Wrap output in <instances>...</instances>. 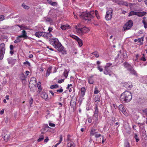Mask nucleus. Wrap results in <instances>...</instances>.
Returning <instances> with one entry per match:
<instances>
[{
  "label": "nucleus",
  "instance_id": "31",
  "mask_svg": "<svg viewBox=\"0 0 147 147\" xmlns=\"http://www.w3.org/2000/svg\"><path fill=\"white\" fill-rule=\"evenodd\" d=\"M52 67H49L47 71L46 76H48L50 75L51 73V70Z\"/></svg>",
  "mask_w": 147,
  "mask_h": 147
},
{
  "label": "nucleus",
  "instance_id": "2",
  "mask_svg": "<svg viewBox=\"0 0 147 147\" xmlns=\"http://www.w3.org/2000/svg\"><path fill=\"white\" fill-rule=\"evenodd\" d=\"M132 98V96L131 92L129 91H125L121 94L120 100L122 102L127 103L129 102Z\"/></svg>",
  "mask_w": 147,
  "mask_h": 147
},
{
  "label": "nucleus",
  "instance_id": "18",
  "mask_svg": "<svg viewBox=\"0 0 147 147\" xmlns=\"http://www.w3.org/2000/svg\"><path fill=\"white\" fill-rule=\"evenodd\" d=\"M9 64H11L12 65H13L14 64L15 61L14 59L11 58H8L7 59Z\"/></svg>",
  "mask_w": 147,
  "mask_h": 147
},
{
  "label": "nucleus",
  "instance_id": "10",
  "mask_svg": "<svg viewBox=\"0 0 147 147\" xmlns=\"http://www.w3.org/2000/svg\"><path fill=\"white\" fill-rule=\"evenodd\" d=\"M6 50L5 46V44L2 43L0 44V52L5 53Z\"/></svg>",
  "mask_w": 147,
  "mask_h": 147
},
{
  "label": "nucleus",
  "instance_id": "35",
  "mask_svg": "<svg viewBox=\"0 0 147 147\" xmlns=\"http://www.w3.org/2000/svg\"><path fill=\"white\" fill-rule=\"evenodd\" d=\"M62 135H61L60 136V140H59V143H57L56 144L55 146H54V147H57V146L59 144L61 143V142H62Z\"/></svg>",
  "mask_w": 147,
  "mask_h": 147
},
{
  "label": "nucleus",
  "instance_id": "29",
  "mask_svg": "<svg viewBox=\"0 0 147 147\" xmlns=\"http://www.w3.org/2000/svg\"><path fill=\"white\" fill-rule=\"evenodd\" d=\"M100 96L99 95H96L94 98V101L97 102H98L100 101Z\"/></svg>",
  "mask_w": 147,
  "mask_h": 147
},
{
  "label": "nucleus",
  "instance_id": "40",
  "mask_svg": "<svg viewBox=\"0 0 147 147\" xmlns=\"http://www.w3.org/2000/svg\"><path fill=\"white\" fill-rule=\"evenodd\" d=\"M33 102V100L32 97L31 98L29 101V103L30 104V107H32V104Z\"/></svg>",
  "mask_w": 147,
  "mask_h": 147
},
{
  "label": "nucleus",
  "instance_id": "57",
  "mask_svg": "<svg viewBox=\"0 0 147 147\" xmlns=\"http://www.w3.org/2000/svg\"><path fill=\"white\" fill-rule=\"evenodd\" d=\"M35 80L36 79L34 77L31 78L30 79V84L31 83H32V81L33 80L35 81H36Z\"/></svg>",
  "mask_w": 147,
  "mask_h": 147
},
{
  "label": "nucleus",
  "instance_id": "3",
  "mask_svg": "<svg viewBox=\"0 0 147 147\" xmlns=\"http://www.w3.org/2000/svg\"><path fill=\"white\" fill-rule=\"evenodd\" d=\"M75 29H76V32L79 35H82L85 33H87L89 32V29L86 27L83 28H78L77 26L75 27Z\"/></svg>",
  "mask_w": 147,
  "mask_h": 147
},
{
  "label": "nucleus",
  "instance_id": "28",
  "mask_svg": "<svg viewBox=\"0 0 147 147\" xmlns=\"http://www.w3.org/2000/svg\"><path fill=\"white\" fill-rule=\"evenodd\" d=\"M68 147H75V145L73 142H70L67 144Z\"/></svg>",
  "mask_w": 147,
  "mask_h": 147
},
{
  "label": "nucleus",
  "instance_id": "59",
  "mask_svg": "<svg viewBox=\"0 0 147 147\" xmlns=\"http://www.w3.org/2000/svg\"><path fill=\"white\" fill-rule=\"evenodd\" d=\"M102 143L103 144L104 143L105 141L106 140V139L105 138H104V136H102Z\"/></svg>",
  "mask_w": 147,
  "mask_h": 147
},
{
  "label": "nucleus",
  "instance_id": "22",
  "mask_svg": "<svg viewBox=\"0 0 147 147\" xmlns=\"http://www.w3.org/2000/svg\"><path fill=\"white\" fill-rule=\"evenodd\" d=\"M37 87L38 89V92L40 93L42 90L41 83L40 82H38L37 83Z\"/></svg>",
  "mask_w": 147,
  "mask_h": 147
},
{
  "label": "nucleus",
  "instance_id": "20",
  "mask_svg": "<svg viewBox=\"0 0 147 147\" xmlns=\"http://www.w3.org/2000/svg\"><path fill=\"white\" fill-rule=\"evenodd\" d=\"M98 133V131L96 129H91L90 132L91 136H93L95 135L96 134Z\"/></svg>",
  "mask_w": 147,
  "mask_h": 147
},
{
  "label": "nucleus",
  "instance_id": "48",
  "mask_svg": "<svg viewBox=\"0 0 147 147\" xmlns=\"http://www.w3.org/2000/svg\"><path fill=\"white\" fill-rule=\"evenodd\" d=\"M112 65V63H107L105 65V67H107V68H108L110 66H111Z\"/></svg>",
  "mask_w": 147,
  "mask_h": 147
},
{
  "label": "nucleus",
  "instance_id": "47",
  "mask_svg": "<svg viewBox=\"0 0 147 147\" xmlns=\"http://www.w3.org/2000/svg\"><path fill=\"white\" fill-rule=\"evenodd\" d=\"M4 54L5 53L0 52V60L3 59Z\"/></svg>",
  "mask_w": 147,
  "mask_h": 147
},
{
  "label": "nucleus",
  "instance_id": "34",
  "mask_svg": "<svg viewBox=\"0 0 147 147\" xmlns=\"http://www.w3.org/2000/svg\"><path fill=\"white\" fill-rule=\"evenodd\" d=\"M70 37L76 40V41L78 40L79 39V38L77 36L73 34L70 35Z\"/></svg>",
  "mask_w": 147,
  "mask_h": 147
},
{
  "label": "nucleus",
  "instance_id": "38",
  "mask_svg": "<svg viewBox=\"0 0 147 147\" xmlns=\"http://www.w3.org/2000/svg\"><path fill=\"white\" fill-rule=\"evenodd\" d=\"M92 54L94 55L96 58L98 57L99 56L98 52L96 51L92 52Z\"/></svg>",
  "mask_w": 147,
  "mask_h": 147
},
{
  "label": "nucleus",
  "instance_id": "1",
  "mask_svg": "<svg viewBox=\"0 0 147 147\" xmlns=\"http://www.w3.org/2000/svg\"><path fill=\"white\" fill-rule=\"evenodd\" d=\"M50 44L59 52H61L64 47L57 38H53L50 40Z\"/></svg>",
  "mask_w": 147,
  "mask_h": 147
},
{
  "label": "nucleus",
  "instance_id": "36",
  "mask_svg": "<svg viewBox=\"0 0 147 147\" xmlns=\"http://www.w3.org/2000/svg\"><path fill=\"white\" fill-rule=\"evenodd\" d=\"M44 139V136L43 135H40L38 139L37 140L38 142H40L43 140Z\"/></svg>",
  "mask_w": 147,
  "mask_h": 147
},
{
  "label": "nucleus",
  "instance_id": "55",
  "mask_svg": "<svg viewBox=\"0 0 147 147\" xmlns=\"http://www.w3.org/2000/svg\"><path fill=\"white\" fill-rule=\"evenodd\" d=\"M64 79H62L61 80H58V82L60 84L62 82H64Z\"/></svg>",
  "mask_w": 147,
  "mask_h": 147
},
{
  "label": "nucleus",
  "instance_id": "53",
  "mask_svg": "<svg viewBox=\"0 0 147 147\" xmlns=\"http://www.w3.org/2000/svg\"><path fill=\"white\" fill-rule=\"evenodd\" d=\"M57 5V3L56 2H52L51 4V5L53 6H56Z\"/></svg>",
  "mask_w": 147,
  "mask_h": 147
},
{
  "label": "nucleus",
  "instance_id": "9",
  "mask_svg": "<svg viewBox=\"0 0 147 147\" xmlns=\"http://www.w3.org/2000/svg\"><path fill=\"white\" fill-rule=\"evenodd\" d=\"M144 38H138L137 39H135L134 41L135 42H137L136 44L139 45H142L143 44Z\"/></svg>",
  "mask_w": 147,
  "mask_h": 147
},
{
  "label": "nucleus",
  "instance_id": "54",
  "mask_svg": "<svg viewBox=\"0 0 147 147\" xmlns=\"http://www.w3.org/2000/svg\"><path fill=\"white\" fill-rule=\"evenodd\" d=\"M102 136L100 134H96L95 135V137L96 138H98L99 137H100V136Z\"/></svg>",
  "mask_w": 147,
  "mask_h": 147
},
{
  "label": "nucleus",
  "instance_id": "5",
  "mask_svg": "<svg viewBox=\"0 0 147 147\" xmlns=\"http://www.w3.org/2000/svg\"><path fill=\"white\" fill-rule=\"evenodd\" d=\"M94 111L93 115V119L94 122L95 123H97L98 117L99 114L98 107L97 104H95L94 108Z\"/></svg>",
  "mask_w": 147,
  "mask_h": 147
},
{
  "label": "nucleus",
  "instance_id": "19",
  "mask_svg": "<svg viewBox=\"0 0 147 147\" xmlns=\"http://www.w3.org/2000/svg\"><path fill=\"white\" fill-rule=\"evenodd\" d=\"M86 92V89L85 87H83L81 88V94L82 97H84L85 95Z\"/></svg>",
  "mask_w": 147,
  "mask_h": 147
},
{
  "label": "nucleus",
  "instance_id": "39",
  "mask_svg": "<svg viewBox=\"0 0 147 147\" xmlns=\"http://www.w3.org/2000/svg\"><path fill=\"white\" fill-rule=\"evenodd\" d=\"M48 33L44 32H42V36L43 37L45 38H48Z\"/></svg>",
  "mask_w": 147,
  "mask_h": 147
},
{
  "label": "nucleus",
  "instance_id": "37",
  "mask_svg": "<svg viewBox=\"0 0 147 147\" xmlns=\"http://www.w3.org/2000/svg\"><path fill=\"white\" fill-rule=\"evenodd\" d=\"M77 41L78 43L79 46L80 47L82 46L83 45V43L82 40L79 38Z\"/></svg>",
  "mask_w": 147,
  "mask_h": 147
},
{
  "label": "nucleus",
  "instance_id": "25",
  "mask_svg": "<svg viewBox=\"0 0 147 147\" xmlns=\"http://www.w3.org/2000/svg\"><path fill=\"white\" fill-rule=\"evenodd\" d=\"M111 71L108 68H107L105 67L104 71L103 73L104 74L106 75H108L109 74V72H111Z\"/></svg>",
  "mask_w": 147,
  "mask_h": 147
},
{
  "label": "nucleus",
  "instance_id": "64",
  "mask_svg": "<svg viewBox=\"0 0 147 147\" xmlns=\"http://www.w3.org/2000/svg\"><path fill=\"white\" fill-rule=\"evenodd\" d=\"M14 47H13V45H10V50H13V49Z\"/></svg>",
  "mask_w": 147,
  "mask_h": 147
},
{
  "label": "nucleus",
  "instance_id": "33",
  "mask_svg": "<svg viewBox=\"0 0 147 147\" xmlns=\"http://www.w3.org/2000/svg\"><path fill=\"white\" fill-rule=\"evenodd\" d=\"M88 83L90 84H93L94 83V81L92 77H90L88 79Z\"/></svg>",
  "mask_w": 147,
  "mask_h": 147
},
{
  "label": "nucleus",
  "instance_id": "51",
  "mask_svg": "<svg viewBox=\"0 0 147 147\" xmlns=\"http://www.w3.org/2000/svg\"><path fill=\"white\" fill-rule=\"evenodd\" d=\"M23 64L24 65H27L29 66H31L30 63L28 62V61H26V62H24L23 63Z\"/></svg>",
  "mask_w": 147,
  "mask_h": 147
},
{
  "label": "nucleus",
  "instance_id": "7",
  "mask_svg": "<svg viewBox=\"0 0 147 147\" xmlns=\"http://www.w3.org/2000/svg\"><path fill=\"white\" fill-rule=\"evenodd\" d=\"M133 25V22L132 20H130L127 22L124 26V30H128L131 28Z\"/></svg>",
  "mask_w": 147,
  "mask_h": 147
},
{
  "label": "nucleus",
  "instance_id": "63",
  "mask_svg": "<svg viewBox=\"0 0 147 147\" xmlns=\"http://www.w3.org/2000/svg\"><path fill=\"white\" fill-rule=\"evenodd\" d=\"M4 16L3 15L0 16V21H2L4 20Z\"/></svg>",
  "mask_w": 147,
  "mask_h": 147
},
{
  "label": "nucleus",
  "instance_id": "23",
  "mask_svg": "<svg viewBox=\"0 0 147 147\" xmlns=\"http://www.w3.org/2000/svg\"><path fill=\"white\" fill-rule=\"evenodd\" d=\"M137 15L139 17H142L146 15V13L144 12H137Z\"/></svg>",
  "mask_w": 147,
  "mask_h": 147
},
{
  "label": "nucleus",
  "instance_id": "41",
  "mask_svg": "<svg viewBox=\"0 0 147 147\" xmlns=\"http://www.w3.org/2000/svg\"><path fill=\"white\" fill-rule=\"evenodd\" d=\"M99 92L98 90V89L97 87L95 86L94 88V93L95 94H97Z\"/></svg>",
  "mask_w": 147,
  "mask_h": 147
},
{
  "label": "nucleus",
  "instance_id": "4",
  "mask_svg": "<svg viewBox=\"0 0 147 147\" xmlns=\"http://www.w3.org/2000/svg\"><path fill=\"white\" fill-rule=\"evenodd\" d=\"M92 14H94L93 11L90 12V13L84 12L82 14V16L85 20H87L88 22L90 21L93 18V16L92 15Z\"/></svg>",
  "mask_w": 147,
  "mask_h": 147
},
{
  "label": "nucleus",
  "instance_id": "15",
  "mask_svg": "<svg viewBox=\"0 0 147 147\" xmlns=\"http://www.w3.org/2000/svg\"><path fill=\"white\" fill-rule=\"evenodd\" d=\"M22 34L19 36V37L20 38H24L25 39H26L28 37V36L27 35V33L26 31L25 30H23L22 32Z\"/></svg>",
  "mask_w": 147,
  "mask_h": 147
},
{
  "label": "nucleus",
  "instance_id": "27",
  "mask_svg": "<svg viewBox=\"0 0 147 147\" xmlns=\"http://www.w3.org/2000/svg\"><path fill=\"white\" fill-rule=\"evenodd\" d=\"M146 18L145 17H143L144 20H142V23L144 25V27L145 28H147V21L145 20L144 19Z\"/></svg>",
  "mask_w": 147,
  "mask_h": 147
},
{
  "label": "nucleus",
  "instance_id": "43",
  "mask_svg": "<svg viewBox=\"0 0 147 147\" xmlns=\"http://www.w3.org/2000/svg\"><path fill=\"white\" fill-rule=\"evenodd\" d=\"M20 37H19V36L14 41L15 43H17L20 42L21 41V39L20 38Z\"/></svg>",
  "mask_w": 147,
  "mask_h": 147
},
{
  "label": "nucleus",
  "instance_id": "60",
  "mask_svg": "<svg viewBox=\"0 0 147 147\" xmlns=\"http://www.w3.org/2000/svg\"><path fill=\"white\" fill-rule=\"evenodd\" d=\"M53 28L51 27H49L48 29V31H49V33H50L53 30Z\"/></svg>",
  "mask_w": 147,
  "mask_h": 147
},
{
  "label": "nucleus",
  "instance_id": "30",
  "mask_svg": "<svg viewBox=\"0 0 147 147\" xmlns=\"http://www.w3.org/2000/svg\"><path fill=\"white\" fill-rule=\"evenodd\" d=\"M137 12L134 11H130L129 13L128 16L130 17L133 15H137Z\"/></svg>",
  "mask_w": 147,
  "mask_h": 147
},
{
  "label": "nucleus",
  "instance_id": "42",
  "mask_svg": "<svg viewBox=\"0 0 147 147\" xmlns=\"http://www.w3.org/2000/svg\"><path fill=\"white\" fill-rule=\"evenodd\" d=\"M22 6L25 9H28L30 8V7L29 6L26 5L24 3L22 4Z\"/></svg>",
  "mask_w": 147,
  "mask_h": 147
},
{
  "label": "nucleus",
  "instance_id": "6",
  "mask_svg": "<svg viewBox=\"0 0 147 147\" xmlns=\"http://www.w3.org/2000/svg\"><path fill=\"white\" fill-rule=\"evenodd\" d=\"M113 10L111 8H109L107 11L105 16V18L107 21L110 20L112 16Z\"/></svg>",
  "mask_w": 147,
  "mask_h": 147
},
{
  "label": "nucleus",
  "instance_id": "49",
  "mask_svg": "<svg viewBox=\"0 0 147 147\" xmlns=\"http://www.w3.org/2000/svg\"><path fill=\"white\" fill-rule=\"evenodd\" d=\"M97 69L99 70V71L100 72L102 71L103 70V69L102 68V67L100 66L99 65H98V67H97Z\"/></svg>",
  "mask_w": 147,
  "mask_h": 147
},
{
  "label": "nucleus",
  "instance_id": "58",
  "mask_svg": "<svg viewBox=\"0 0 147 147\" xmlns=\"http://www.w3.org/2000/svg\"><path fill=\"white\" fill-rule=\"evenodd\" d=\"M46 128H50L51 129V128L49 127L48 125L47 124V125H46V127L45 128H43L42 129V130L43 131H45L46 130Z\"/></svg>",
  "mask_w": 147,
  "mask_h": 147
},
{
  "label": "nucleus",
  "instance_id": "14",
  "mask_svg": "<svg viewBox=\"0 0 147 147\" xmlns=\"http://www.w3.org/2000/svg\"><path fill=\"white\" fill-rule=\"evenodd\" d=\"M41 96L42 98L45 100H48V96L46 92H42L41 94Z\"/></svg>",
  "mask_w": 147,
  "mask_h": 147
},
{
  "label": "nucleus",
  "instance_id": "13",
  "mask_svg": "<svg viewBox=\"0 0 147 147\" xmlns=\"http://www.w3.org/2000/svg\"><path fill=\"white\" fill-rule=\"evenodd\" d=\"M129 74H130L133 75L136 77L138 76V74L136 71L134 70L133 67L129 70Z\"/></svg>",
  "mask_w": 147,
  "mask_h": 147
},
{
  "label": "nucleus",
  "instance_id": "12",
  "mask_svg": "<svg viewBox=\"0 0 147 147\" xmlns=\"http://www.w3.org/2000/svg\"><path fill=\"white\" fill-rule=\"evenodd\" d=\"M124 67L127 69L128 71L130 70L133 67L128 63L125 62L123 64Z\"/></svg>",
  "mask_w": 147,
  "mask_h": 147
},
{
  "label": "nucleus",
  "instance_id": "11",
  "mask_svg": "<svg viewBox=\"0 0 147 147\" xmlns=\"http://www.w3.org/2000/svg\"><path fill=\"white\" fill-rule=\"evenodd\" d=\"M119 109L121 111L123 114L125 116L128 115V114L126 111L125 109L124 108L123 106L122 105H120L119 106Z\"/></svg>",
  "mask_w": 147,
  "mask_h": 147
},
{
  "label": "nucleus",
  "instance_id": "24",
  "mask_svg": "<svg viewBox=\"0 0 147 147\" xmlns=\"http://www.w3.org/2000/svg\"><path fill=\"white\" fill-rule=\"evenodd\" d=\"M70 26L69 25H61V29L63 30H65L68 29L69 28Z\"/></svg>",
  "mask_w": 147,
  "mask_h": 147
},
{
  "label": "nucleus",
  "instance_id": "17",
  "mask_svg": "<svg viewBox=\"0 0 147 147\" xmlns=\"http://www.w3.org/2000/svg\"><path fill=\"white\" fill-rule=\"evenodd\" d=\"M69 71V69H65L64 71L63 74V75L65 77V78H67L68 75V73Z\"/></svg>",
  "mask_w": 147,
  "mask_h": 147
},
{
  "label": "nucleus",
  "instance_id": "50",
  "mask_svg": "<svg viewBox=\"0 0 147 147\" xmlns=\"http://www.w3.org/2000/svg\"><path fill=\"white\" fill-rule=\"evenodd\" d=\"M134 138L136 140V141L137 142H138L139 140V139L138 138V136L136 134L134 136Z\"/></svg>",
  "mask_w": 147,
  "mask_h": 147
},
{
  "label": "nucleus",
  "instance_id": "62",
  "mask_svg": "<svg viewBox=\"0 0 147 147\" xmlns=\"http://www.w3.org/2000/svg\"><path fill=\"white\" fill-rule=\"evenodd\" d=\"M49 125L50 126L54 127L55 126V124L50 123L49 124Z\"/></svg>",
  "mask_w": 147,
  "mask_h": 147
},
{
  "label": "nucleus",
  "instance_id": "16",
  "mask_svg": "<svg viewBox=\"0 0 147 147\" xmlns=\"http://www.w3.org/2000/svg\"><path fill=\"white\" fill-rule=\"evenodd\" d=\"M118 1V3L120 5H124L126 6H128V4L127 2L124 1L122 0H117Z\"/></svg>",
  "mask_w": 147,
  "mask_h": 147
},
{
  "label": "nucleus",
  "instance_id": "52",
  "mask_svg": "<svg viewBox=\"0 0 147 147\" xmlns=\"http://www.w3.org/2000/svg\"><path fill=\"white\" fill-rule=\"evenodd\" d=\"M142 112L145 114L147 115V108L142 110Z\"/></svg>",
  "mask_w": 147,
  "mask_h": 147
},
{
  "label": "nucleus",
  "instance_id": "32",
  "mask_svg": "<svg viewBox=\"0 0 147 147\" xmlns=\"http://www.w3.org/2000/svg\"><path fill=\"white\" fill-rule=\"evenodd\" d=\"M10 135H5L4 137V140L6 142H7L9 138H10Z\"/></svg>",
  "mask_w": 147,
  "mask_h": 147
},
{
  "label": "nucleus",
  "instance_id": "61",
  "mask_svg": "<svg viewBox=\"0 0 147 147\" xmlns=\"http://www.w3.org/2000/svg\"><path fill=\"white\" fill-rule=\"evenodd\" d=\"M88 122L89 123H91L92 121V118L91 117H89L88 119Z\"/></svg>",
  "mask_w": 147,
  "mask_h": 147
},
{
  "label": "nucleus",
  "instance_id": "8",
  "mask_svg": "<svg viewBox=\"0 0 147 147\" xmlns=\"http://www.w3.org/2000/svg\"><path fill=\"white\" fill-rule=\"evenodd\" d=\"M123 85L124 87L129 89H130L133 86L132 83L129 82H124L123 83Z\"/></svg>",
  "mask_w": 147,
  "mask_h": 147
},
{
  "label": "nucleus",
  "instance_id": "26",
  "mask_svg": "<svg viewBox=\"0 0 147 147\" xmlns=\"http://www.w3.org/2000/svg\"><path fill=\"white\" fill-rule=\"evenodd\" d=\"M42 32H38L35 34V35L38 38H40L42 36Z\"/></svg>",
  "mask_w": 147,
  "mask_h": 147
},
{
  "label": "nucleus",
  "instance_id": "21",
  "mask_svg": "<svg viewBox=\"0 0 147 147\" xmlns=\"http://www.w3.org/2000/svg\"><path fill=\"white\" fill-rule=\"evenodd\" d=\"M19 77L20 79L22 81L26 80V76L23 73L20 74Z\"/></svg>",
  "mask_w": 147,
  "mask_h": 147
},
{
  "label": "nucleus",
  "instance_id": "56",
  "mask_svg": "<svg viewBox=\"0 0 147 147\" xmlns=\"http://www.w3.org/2000/svg\"><path fill=\"white\" fill-rule=\"evenodd\" d=\"M63 89L61 88H60L59 89L57 90V92L61 93L63 92Z\"/></svg>",
  "mask_w": 147,
  "mask_h": 147
},
{
  "label": "nucleus",
  "instance_id": "46",
  "mask_svg": "<svg viewBox=\"0 0 147 147\" xmlns=\"http://www.w3.org/2000/svg\"><path fill=\"white\" fill-rule=\"evenodd\" d=\"M140 60L144 61H146V59L145 57L144 54H143V56L140 58Z\"/></svg>",
  "mask_w": 147,
  "mask_h": 147
},
{
  "label": "nucleus",
  "instance_id": "45",
  "mask_svg": "<svg viewBox=\"0 0 147 147\" xmlns=\"http://www.w3.org/2000/svg\"><path fill=\"white\" fill-rule=\"evenodd\" d=\"M124 147H130V144L127 141L125 142L124 143Z\"/></svg>",
  "mask_w": 147,
  "mask_h": 147
},
{
  "label": "nucleus",
  "instance_id": "44",
  "mask_svg": "<svg viewBox=\"0 0 147 147\" xmlns=\"http://www.w3.org/2000/svg\"><path fill=\"white\" fill-rule=\"evenodd\" d=\"M59 87V86L57 84H55V85H52L51 86L50 88L51 89H53L54 88H57Z\"/></svg>",
  "mask_w": 147,
  "mask_h": 147
}]
</instances>
